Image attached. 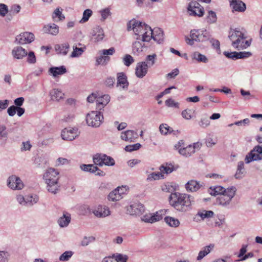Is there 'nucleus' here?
I'll return each instance as SVG.
<instances>
[{"label":"nucleus","instance_id":"nucleus-22","mask_svg":"<svg viewBox=\"0 0 262 262\" xmlns=\"http://www.w3.org/2000/svg\"><path fill=\"white\" fill-rule=\"evenodd\" d=\"M230 3L233 11L243 12L246 9V4L241 0H230Z\"/></svg>","mask_w":262,"mask_h":262},{"label":"nucleus","instance_id":"nucleus-4","mask_svg":"<svg viewBox=\"0 0 262 262\" xmlns=\"http://www.w3.org/2000/svg\"><path fill=\"white\" fill-rule=\"evenodd\" d=\"M59 172L54 168H49L43 174V179L47 184L48 191L53 194L59 192L60 185L58 182Z\"/></svg>","mask_w":262,"mask_h":262},{"label":"nucleus","instance_id":"nucleus-54","mask_svg":"<svg viewBox=\"0 0 262 262\" xmlns=\"http://www.w3.org/2000/svg\"><path fill=\"white\" fill-rule=\"evenodd\" d=\"M141 147V144L137 143L132 145H128L125 146L124 149L125 151L128 152H132L135 150H137Z\"/></svg>","mask_w":262,"mask_h":262},{"label":"nucleus","instance_id":"nucleus-42","mask_svg":"<svg viewBox=\"0 0 262 262\" xmlns=\"http://www.w3.org/2000/svg\"><path fill=\"white\" fill-rule=\"evenodd\" d=\"M156 59L157 55L156 54L147 55L145 61L146 64H147V67L150 68L152 67L156 63Z\"/></svg>","mask_w":262,"mask_h":262},{"label":"nucleus","instance_id":"nucleus-51","mask_svg":"<svg viewBox=\"0 0 262 262\" xmlns=\"http://www.w3.org/2000/svg\"><path fill=\"white\" fill-rule=\"evenodd\" d=\"M163 175L159 172H152L151 173L149 174L147 178V181H151L153 180H159L161 178H163Z\"/></svg>","mask_w":262,"mask_h":262},{"label":"nucleus","instance_id":"nucleus-16","mask_svg":"<svg viewBox=\"0 0 262 262\" xmlns=\"http://www.w3.org/2000/svg\"><path fill=\"white\" fill-rule=\"evenodd\" d=\"M93 213L97 217L103 218L111 214V211L108 207L103 205H99L93 210Z\"/></svg>","mask_w":262,"mask_h":262},{"label":"nucleus","instance_id":"nucleus-39","mask_svg":"<svg viewBox=\"0 0 262 262\" xmlns=\"http://www.w3.org/2000/svg\"><path fill=\"white\" fill-rule=\"evenodd\" d=\"M105 154H96L93 157V162L96 165L102 166L104 165Z\"/></svg>","mask_w":262,"mask_h":262},{"label":"nucleus","instance_id":"nucleus-49","mask_svg":"<svg viewBox=\"0 0 262 262\" xmlns=\"http://www.w3.org/2000/svg\"><path fill=\"white\" fill-rule=\"evenodd\" d=\"M206 19L209 24L215 23L217 20L216 13L213 11H209Z\"/></svg>","mask_w":262,"mask_h":262},{"label":"nucleus","instance_id":"nucleus-52","mask_svg":"<svg viewBox=\"0 0 262 262\" xmlns=\"http://www.w3.org/2000/svg\"><path fill=\"white\" fill-rule=\"evenodd\" d=\"M115 260L117 262H126L128 257L126 255H123L121 254H113L112 255Z\"/></svg>","mask_w":262,"mask_h":262},{"label":"nucleus","instance_id":"nucleus-60","mask_svg":"<svg viewBox=\"0 0 262 262\" xmlns=\"http://www.w3.org/2000/svg\"><path fill=\"white\" fill-rule=\"evenodd\" d=\"M105 159L104 160V165L106 166H114L115 164V160L111 157L105 155Z\"/></svg>","mask_w":262,"mask_h":262},{"label":"nucleus","instance_id":"nucleus-40","mask_svg":"<svg viewBox=\"0 0 262 262\" xmlns=\"http://www.w3.org/2000/svg\"><path fill=\"white\" fill-rule=\"evenodd\" d=\"M118 193V190L114 189L108 195V200L114 202L121 200L122 198V196L120 195Z\"/></svg>","mask_w":262,"mask_h":262},{"label":"nucleus","instance_id":"nucleus-41","mask_svg":"<svg viewBox=\"0 0 262 262\" xmlns=\"http://www.w3.org/2000/svg\"><path fill=\"white\" fill-rule=\"evenodd\" d=\"M80 168L82 170L91 173L96 172L98 167L93 164H82L80 165Z\"/></svg>","mask_w":262,"mask_h":262},{"label":"nucleus","instance_id":"nucleus-45","mask_svg":"<svg viewBox=\"0 0 262 262\" xmlns=\"http://www.w3.org/2000/svg\"><path fill=\"white\" fill-rule=\"evenodd\" d=\"M160 170L163 173L169 174L173 171L174 168L171 164H166V165L161 166Z\"/></svg>","mask_w":262,"mask_h":262},{"label":"nucleus","instance_id":"nucleus-48","mask_svg":"<svg viewBox=\"0 0 262 262\" xmlns=\"http://www.w3.org/2000/svg\"><path fill=\"white\" fill-rule=\"evenodd\" d=\"M110 59V57L104 56L101 54V56L96 59V65H105L108 62Z\"/></svg>","mask_w":262,"mask_h":262},{"label":"nucleus","instance_id":"nucleus-37","mask_svg":"<svg viewBox=\"0 0 262 262\" xmlns=\"http://www.w3.org/2000/svg\"><path fill=\"white\" fill-rule=\"evenodd\" d=\"M164 221L167 225L172 227H177L180 225V221L173 217L166 216Z\"/></svg>","mask_w":262,"mask_h":262},{"label":"nucleus","instance_id":"nucleus-57","mask_svg":"<svg viewBox=\"0 0 262 262\" xmlns=\"http://www.w3.org/2000/svg\"><path fill=\"white\" fill-rule=\"evenodd\" d=\"M159 129L162 134L166 135L168 132L170 133L171 128L166 124H162L160 125Z\"/></svg>","mask_w":262,"mask_h":262},{"label":"nucleus","instance_id":"nucleus-2","mask_svg":"<svg viewBox=\"0 0 262 262\" xmlns=\"http://www.w3.org/2000/svg\"><path fill=\"white\" fill-rule=\"evenodd\" d=\"M127 29L128 31L133 30L135 35L137 36L136 40L148 42L151 39L150 34L152 32L151 29L145 23L133 19L127 23Z\"/></svg>","mask_w":262,"mask_h":262},{"label":"nucleus","instance_id":"nucleus-62","mask_svg":"<svg viewBox=\"0 0 262 262\" xmlns=\"http://www.w3.org/2000/svg\"><path fill=\"white\" fill-rule=\"evenodd\" d=\"M21 7L18 5H13L11 6L10 11V14L15 15L18 13L20 12Z\"/></svg>","mask_w":262,"mask_h":262},{"label":"nucleus","instance_id":"nucleus-12","mask_svg":"<svg viewBox=\"0 0 262 262\" xmlns=\"http://www.w3.org/2000/svg\"><path fill=\"white\" fill-rule=\"evenodd\" d=\"M223 54L228 58L232 59L233 60H236L238 59H244L248 58L252 56V53L250 52H228L224 51Z\"/></svg>","mask_w":262,"mask_h":262},{"label":"nucleus","instance_id":"nucleus-11","mask_svg":"<svg viewBox=\"0 0 262 262\" xmlns=\"http://www.w3.org/2000/svg\"><path fill=\"white\" fill-rule=\"evenodd\" d=\"M64 140L72 141L79 136L77 128H66L62 130L61 134Z\"/></svg>","mask_w":262,"mask_h":262},{"label":"nucleus","instance_id":"nucleus-58","mask_svg":"<svg viewBox=\"0 0 262 262\" xmlns=\"http://www.w3.org/2000/svg\"><path fill=\"white\" fill-rule=\"evenodd\" d=\"M165 104L169 107H174L177 108L179 107V103L175 102L172 98H169L166 100L165 101Z\"/></svg>","mask_w":262,"mask_h":262},{"label":"nucleus","instance_id":"nucleus-15","mask_svg":"<svg viewBox=\"0 0 262 262\" xmlns=\"http://www.w3.org/2000/svg\"><path fill=\"white\" fill-rule=\"evenodd\" d=\"M145 210L143 204L140 203H134L128 207L127 209V212L131 215H141Z\"/></svg>","mask_w":262,"mask_h":262},{"label":"nucleus","instance_id":"nucleus-14","mask_svg":"<svg viewBox=\"0 0 262 262\" xmlns=\"http://www.w3.org/2000/svg\"><path fill=\"white\" fill-rule=\"evenodd\" d=\"M138 138V133L133 130H127L121 133L120 138L126 142H134Z\"/></svg>","mask_w":262,"mask_h":262},{"label":"nucleus","instance_id":"nucleus-36","mask_svg":"<svg viewBox=\"0 0 262 262\" xmlns=\"http://www.w3.org/2000/svg\"><path fill=\"white\" fill-rule=\"evenodd\" d=\"M85 49V47L78 48L76 45L73 46V52H72L70 57L72 58L78 57L81 56L84 52Z\"/></svg>","mask_w":262,"mask_h":262},{"label":"nucleus","instance_id":"nucleus-20","mask_svg":"<svg viewBox=\"0 0 262 262\" xmlns=\"http://www.w3.org/2000/svg\"><path fill=\"white\" fill-rule=\"evenodd\" d=\"M27 55V51L20 46L15 47L12 50V55L15 59H21Z\"/></svg>","mask_w":262,"mask_h":262},{"label":"nucleus","instance_id":"nucleus-43","mask_svg":"<svg viewBox=\"0 0 262 262\" xmlns=\"http://www.w3.org/2000/svg\"><path fill=\"white\" fill-rule=\"evenodd\" d=\"M214 212L211 210H203L202 211H199L198 212L196 215L201 217L202 220L205 219L210 218L213 217Z\"/></svg>","mask_w":262,"mask_h":262},{"label":"nucleus","instance_id":"nucleus-19","mask_svg":"<svg viewBox=\"0 0 262 262\" xmlns=\"http://www.w3.org/2000/svg\"><path fill=\"white\" fill-rule=\"evenodd\" d=\"M110 101V97L108 95H104L99 96L98 94L96 100V108L101 110L105 106H106Z\"/></svg>","mask_w":262,"mask_h":262},{"label":"nucleus","instance_id":"nucleus-26","mask_svg":"<svg viewBox=\"0 0 262 262\" xmlns=\"http://www.w3.org/2000/svg\"><path fill=\"white\" fill-rule=\"evenodd\" d=\"M54 48L57 54L65 56L69 51L70 45L68 43L57 44L55 46Z\"/></svg>","mask_w":262,"mask_h":262},{"label":"nucleus","instance_id":"nucleus-34","mask_svg":"<svg viewBox=\"0 0 262 262\" xmlns=\"http://www.w3.org/2000/svg\"><path fill=\"white\" fill-rule=\"evenodd\" d=\"M192 59L196 60L199 62L207 63L208 59L207 57L199 53V52H195L192 55Z\"/></svg>","mask_w":262,"mask_h":262},{"label":"nucleus","instance_id":"nucleus-30","mask_svg":"<svg viewBox=\"0 0 262 262\" xmlns=\"http://www.w3.org/2000/svg\"><path fill=\"white\" fill-rule=\"evenodd\" d=\"M117 85L121 86L123 89L127 88L128 86V82L127 80V77L123 73H119L117 74Z\"/></svg>","mask_w":262,"mask_h":262},{"label":"nucleus","instance_id":"nucleus-59","mask_svg":"<svg viewBox=\"0 0 262 262\" xmlns=\"http://www.w3.org/2000/svg\"><path fill=\"white\" fill-rule=\"evenodd\" d=\"M52 17L53 19L58 17L60 20H63L65 18L64 16L62 15L61 11L58 8L54 10L52 14Z\"/></svg>","mask_w":262,"mask_h":262},{"label":"nucleus","instance_id":"nucleus-24","mask_svg":"<svg viewBox=\"0 0 262 262\" xmlns=\"http://www.w3.org/2000/svg\"><path fill=\"white\" fill-rule=\"evenodd\" d=\"M151 33L150 34L151 38H153L155 41H157L159 43H160L163 41L164 34L163 31L159 28H154L151 29Z\"/></svg>","mask_w":262,"mask_h":262},{"label":"nucleus","instance_id":"nucleus-56","mask_svg":"<svg viewBox=\"0 0 262 262\" xmlns=\"http://www.w3.org/2000/svg\"><path fill=\"white\" fill-rule=\"evenodd\" d=\"M192 110L187 108L182 112V116L184 119L190 120L192 118Z\"/></svg>","mask_w":262,"mask_h":262},{"label":"nucleus","instance_id":"nucleus-31","mask_svg":"<svg viewBox=\"0 0 262 262\" xmlns=\"http://www.w3.org/2000/svg\"><path fill=\"white\" fill-rule=\"evenodd\" d=\"M51 99L54 101H59L63 98L64 94L58 89H53L50 93Z\"/></svg>","mask_w":262,"mask_h":262},{"label":"nucleus","instance_id":"nucleus-18","mask_svg":"<svg viewBox=\"0 0 262 262\" xmlns=\"http://www.w3.org/2000/svg\"><path fill=\"white\" fill-rule=\"evenodd\" d=\"M42 31L43 33L56 36L59 33V27L54 23L48 24L43 26Z\"/></svg>","mask_w":262,"mask_h":262},{"label":"nucleus","instance_id":"nucleus-13","mask_svg":"<svg viewBox=\"0 0 262 262\" xmlns=\"http://www.w3.org/2000/svg\"><path fill=\"white\" fill-rule=\"evenodd\" d=\"M7 183L8 186L13 190H20L23 188L24 186L20 179L14 175L9 177Z\"/></svg>","mask_w":262,"mask_h":262},{"label":"nucleus","instance_id":"nucleus-63","mask_svg":"<svg viewBox=\"0 0 262 262\" xmlns=\"http://www.w3.org/2000/svg\"><path fill=\"white\" fill-rule=\"evenodd\" d=\"M94 239L95 238L93 237L85 236L81 242V245L82 246H86Z\"/></svg>","mask_w":262,"mask_h":262},{"label":"nucleus","instance_id":"nucleus-6","mask_svg":"<svg viewBox=\"0 0 262 262\" xmlns=\"http://www.w3.org/2000/svg\"><path fill=\"white\" fill-rule=\"evenodd\" d=\"M85 120L88 126L97 127L102 123L103 116L99 111H91L86 115Z\"/></svg>","mask_w":262,"mask_h":262},{"label":"nucleus","instance_id":"nucleus-44","mask_svg":"<svg viewBox=\"0 0 262 262\" xmlns=\"http://www.w3.org/2000/svg\"><path fill=\"white\" fill-rule=\"evenodd\" d=\"M210 120L207 116H202L198 123L199 125L202 128H205L210 125Z\"/></svg>","mask_w":262,"mask_h":262},{"label":"nucleus","instance_id":"nucleus-28","mask_svg":"<svg viewBox=\"0 0 262 262\" xmlns=\"http://www.w3.org/2000/svg\"><path fill=\"white\" fill-rule=\"evenodd\" d=\"M49 72L53 75L54 77H56L58 75H63L67 72V69L63 66L60 67H52L49 69Z\"/></svg>","mask_w":262,"mask_h":262},{"label":"nucleus","instance_id":"nucleus-27","mask_svg":"<svg viewBox=\"0 0 262 262\" xmlns=\"http://www.w3.org/2000/svg\"><path fill=\"white\" fill-rule=\"evenodd\" d=\"M179 152L184 157H190L195 152V146L189 145L186 147L180 148L179 149Z\"/></svg>","mask_w":262,"mask_h":262},{"label":"nucleus","instance_id":"nucleus-64","mask_svg":"<svg viewBox=\"0 0 262 262\" xmlns=\"http://www.w3.org/2000/svg\"><path fill=\"white\" fill-rule=\"evenodd\" d=\"M9 254L7 252L0 251V262H7L8 260Z\"/></svg>","mask_w":262,"mask_h":262},{"label":"nucleus","instance_id":"nucleus-53","mask_svg":"<svg viewBox=\"0 0 262 262\" xmlns=\"http://www.w3.org/2000/svg\"><path fill=\"white\" fill-rule=\"evenodd\" d=\"M134 61L133 57L129 54H126L123 58V62L127 67L130 66Z\"/></svg>","mask_w":262,"mask_h":262},{"label":"nucleus","instance_id":"nucleus-61","mask_svg":"<svg viewBox=\"0 0 262 262\" xmlns=\"http://www.w3.org/2000/svg\"><path fill=\"white\" fill-rule=\"evenodd\" d=\"M8 12V6L4 4L0 3V16L2 17H4L6 16Z\"/></svg>","mask_w":262,"mask_h":262},{"label":"nucleus","instance_id":"nucleus-46","mask_svg":"<svg viewBox=\"0 0 262 262\" xmlns=\"http://www.w3.org/2000/svg\"><path fill=\"white\" fill-rule=\"evenodd\" d=\"M74 252L72 251H66L59 257V259L61 261H67L73 256Z\"/></svg>","mask_w":262,"mask_h":262},{"label":"nucleus","instance_id":"nucleus-50","mask_svg":"<svg viewBox=\"0 0 262 262\" xmlns=\"http://www.w3.org/2000/svg\"><path fill=\"white\" fill-rule=\"evenodd\" d=\"M100 13L101 14V20L104 21L107 18L111 16L112 13L110 10V8H105L100 11Z\"/></svg>","mask_w":262,"mask_h":262},{"label":"nucleus","instance_id":"nucleus-10","mask_svg":"<svg viewBox=\"0 0 262 262\" xmlns=\"http://www.w3.org/2000/svg\"><path fill=\"white\" fill-rule=\"evenodd\" d=\"M34 35L32 33L26 32L20 33L16 37L15 42L20 45L29 43L34 41Z\"/></svg>","mask_w":262,"mask_h":262},{"label":"nucleus","instance_id":"nucleus-32","mask_svg":"<svg viewBox=\"0 0 262 262\" xmlns=\"http://www.w3.org/2000/svg\"><path fill=\"white\" fill-rule=\"evenodd\" d=\"M213 247L214 245L212 244L204 247L203 249L199 252L197 257V260H200L203 259L206 255L210 252Z\"/></svg>","mask_w":262,"mask_h":262},{"label":"nucleus","instance_id":"nucleus-29","mask_svg":"<svg viewBox=\"0 0 262 262\" xmlns=\"http://www.w3.org/2000/svg\"><path fill=\"white\" fill-rule=\"evenodd\" d=\"M226 190L227 188H225L221 186H215L210 187L208 189V192L211 195L215 196L217 195H220L221 194L223 193Z\"/></svg>","mask_w":262,"mask_h":262},{"label":"nucleus","instance_id":"nucleus-47","mask_svg":"<svg viewBox=\"0 0 262 262\" xmlns=\"http://www.w3.org/2000/svg\"><path fill=\"white\" fill-rule=\"evenodd\" d=\"M93 12L91 9H88L84 11L81 19L79 21L80 23H84L88 21L92 16Z\"/></svg>","mask_w":262,"mask_h":262},{"label":"nucleus","instance_id":"nucleus-55","mask_svg":"<svg viewBox=\"0 0 262 262\" xmlns=\"http://www.w3.org/2000/svg\"><path fill=\"white\" fill-rule=\"evenodd\" d=\"M27 61L30 64H34L36 62V58L34 52L30 51L27 53Z\"/></svg>","mask_w":262,"mask_h":262},{"label":"nucleus","instance_id":"nucleus-8","mask_svg":"<svg viewBox=\"0 0 262 262\" xmlns=\"http://www.w3.org/2000/svg\"><path fill=\"white\" fill-rule=\"evenodd\" d=\"M189 15L202 17L204 14V8L196 1L190 2L187 7Z\"/></svg>","mask_w":262,"mask_h":262},{"label":"nucleus","instance_id":"nucleus-9","mask_svg":"<svg viewBox=\"0 0 262 262\" xmlns=\"http://www.w3.org/2000/svg\"><path fill=\"white\" fill-rule=\"evenodd\" d=\"M262 160V146H255L252 150L246 156L245 162L249 163L253 161Z\"/></svg>","mask_w":262,"mask_h":262},{"label":"nucleus","instance_id":"nucleus-25","mask_svg":"<svg viewBox=\"0 0 262 262\" xmlns=\"http://www.w3.org/2000/svg\"><path fill=\"white\" fill-rule=\"evenodd\" d=\"M201 187L202 185L200 182L193 180L189 181L185 186L186 190L188 192H195Z\"/></svg>","mask_w":262,"mask_h":262},{"label":"nucleus","instance_id":"nucleus-23","mask_svg":"<svg viewBox=\"0 0 262 262\" xmlns=\"http://www.w3.org/2000/svg\"><path fill=\"white\" fill-rule=\"evenodd\" d=\"M144 42L141 40H137L133 43V53L134 55H139L143 52L145 48Z\"/></svg>","mask_w":262,"mask_h":262},{"label":"nucleus","instance_id":"nucleus-33","mask_svg":"<svg viewBox=\"0 0 262 262\" xmlns=\"http://www.w3.org/2000/svg\"><path fill=\"white\" fill-rule=\"evenodd\" d=\"M245 170L244 169V163L243 161H239L237 164V168L235 174L236 179H241L244 176Z\"/></svg>","mask_w":262,"mask_h":262},{"label":"nucleus","instance_id":"nucleus-21","mask_svg":"<svg viewBox=\"0 0 262 262\" xmlns=\"http://www.w3.org/2000/svg\"><path fill=\"white\" fill-rule=\"evenodd\" d=\"M71 220V214L67 212L64 211L62 215L58 219L57 223L61 228H64L67 227L69 225Z\"/></svg>","mask_w":262,"mask_h":262},{"label":"nucleus","instance_id":"nucleus-5","mask_svg":"<svg viewBox=\"0 0 262 262\" xmlns=\"http://www.w3.org/2000/svg\"><path fill=\"white\" fill-rule=\"evenodd\" d=\"M236 190L235 186L227 188L226 191L216 198V204L224 208H230L232 206V201L235 195Z\"/></svg>","mask_w":262,"mask_h":262},{"label":"nucleus","instance_id":"nucleus-35","mask_svg":"<svg viewBox=\"0 0 262 262\" xmlns=\"http://www.w3.org/2000/svg\"><path fill=\"white\" fill-rule=\"evenodd\" d=\"M161 219V216L156 214L153 215H144L142 218V221L146 223H153L159 221Z\"/></svg>","mask_w":262,"mask_h":262},{"label":"nucleus","instance_id":"nucleus-17","mask_svg":"<svg viewBox=\"0 0 262 262\" xmlns=\"http://www.w3.org/2000/svg\"><path fill=\"white\" fill-rule=\"evenodd\" d=\"M147 64L145 62H139L137 64L135 69V74L139 78L144 77L148 71Z\"/></svg>","mask_w":262,"mask_h":262},{"label":"nucleus","instance_id":"nucleus-3","mask_svg":"<svg viewBox=\"0 0 262 262\" xmlns=\"http://www.w3.org/2000/svg\"><path fill=\"white\" fill-rule=\"evenodd\" d=\"M246 31L243 29H231L228 37L231 41L232 46L237 50H243L249 47L250 41L246 40Z\"/></svg>","mask_w":262,"mask_h":262},{"label":"nucleus","instance_id":"nucleus-7","mask_svg":"<svg viewBox=\"0 0 262 262\" xmlns=\"http://www.w3.org/2000/svg\"><path fill=\"white\" fill-rule=\"evenodd\" d=\"M190 36L195 41L205 42L211 37L210 33L206 30H193L190 31Z\"/></svg>","mask_w":262,"mask_h":262},{"label":"nucleus","instance_id":"nucleus-38","mask_svg":"<svg viewBox=\"0 0 262 262\" xmlns=\"http://www.w3.org/2000/svg\"><path fill=\"white\" fill-rule=\"evenodd\" d=\"M25 206L30 207L36 204L38 201L37 195H27L25 196Z\"/></svg>","mask_w":262,"mask_h":262},{"label":"nucleus","instance_id":"nucleus-1","mask_svg":"<svg viewBox=\"0 0 262 262\" xmlns=\"http://www.w3.org/2000/svg\"><path fill=\"white\" fill-rule=\"evenodd\" d=\"M170 205L178 212L184 214L190 211L194 204V198L190 194L172 192L168 197Z\"/></svg>","mask_w":262,"mask_h":262}]
</instances>
